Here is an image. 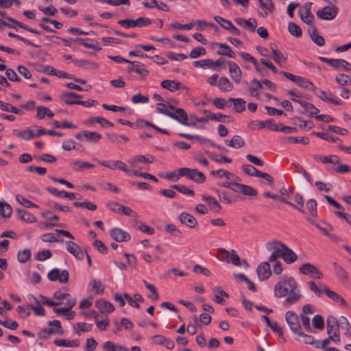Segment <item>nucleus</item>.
I'll return each mask as SVG.
<instances>
[{
    "mask_svg": "<svg viewBox=\"0 0 351 351\" xmlns=\"http://www.w3.org/2000/svg\"><path fill=\"white\" fill-rule=\"evenodd\" d=\"M289 291L290 294L283 302V305L287 306L298 301L301 298L300 291L298 289V284L293 277L284 276L275 285L274 295L276 298H283L286 296Z\"/></svg>",
    "mask_w": 351,
    "mask_h": 351,
    "instance_id": "obj_1",
    "label": "nucleus"
},
{
    "mask_svg": "<svg viewBox=\"0 0 351 351\" xmlns=\"http://www.w3.org/2000/svg\"><path fill=\"white\" fill-rule=\"evenodd\" d=\"M178 174L175 181H177L180 177H186L197 184H202L206 181V176L196 169H190L187 167L180 168L178 170Z\"/></svg>",
    "mask_w": 351,
    "mask_h": 351,
    "instance_id": "obj_2",
    "label": "nucleus"
},
{
    "mask_svg": "<svg viewBox=\"0 0 351 351\" xmlns=\"http://www.w3.org/2000/svg\"><path fill=\"white\" fill-rule=\"evenodd\" d=\"M151 23V19L144 16L139 17L136 19H126L118 21V24L126 29L135 27H145L149 25Z\"/></svg>",
    "mask_w": 351,
    "mask_h": 351,
    "instance_id": "obj_3",
    "label": "nucleus"
},
{
    "mask_svg": "<svg viewBox=\"0 0 351 351\" xmlns=\"http://www.w3.org/2000/svg\"><path fill=\"white\" fill-rule=\"evenodd\" d=\"M285 320L291 330L297 334L300 332L302 327L300 323L298 315L293 311H288L285 313Z\"/></svg>",
    "mask_w": 351,
    "mask_h": 351,
    "instance_id": "obj_4",
    "label": "nucleus"
},
{
    "mask_svg": "<svg viewBox=\"0 0 351 351\" xmlns=\"http://www.w3.org/2000/svg\"><path fill=\"white\" fill-rule=\"evenodd\" d=\"M218 252L222 256L221 260L227 263L231 262L236 266H241V258L235 250H232L231 252H229L224 248H219Z\"/></svg>",
    "mask_w": 351,
    "mask_h": 351,
    "instance_id": "obj_5",
    "label": "nucleus"
},
{
    "mask_svg": "<svg viewBox=\"0 0 351 351\" xmlns=\"http://www.w3.org/2000/svg\"><path fill=\"white\" fill-rule=\"evenodd\" d=\"M338 13V8L333 6H325L316 12L317 17L321 20L331 21L334 19Z\"/></svg>",
    "mask_w": 351,
    "mask_h": 351,
    "instance_id": "obj_6",
    "label": "nucleus"
},
{
    "mask_svg": "<svg viewBox=\"0 0 351 351\" xmlns=\"http://www.w3.org/2000/svg\"><path fill=\"white\" fill-rule=\"evenodd\" d=\"M47 278L51 281L59 280L61 283H66L69 279V273L63 270L61 273L59 269L54 268L47 274Z\"/></svg>",
    "mask_w": 351,
    "mask_h": 351,
    "instance_id": "obj_7",
    "label": "nucleus"
},
{
    "mask_svg": "<svg viewBox=\"0 0 351 351\" xmlns=\"http://www.w3.org/2000/svg\"><path fill=\"white\" fill-rule=\"evenodd\" d=\"M169 117L187 126H195L196 125L195 122H188V114L182 108H177L175 113L172 112L169 114Z\"/></svg>",
    "mask_w": 351,
    "mask_h": 351,
    "instance_id": "obj_8",
    "label": "nucleus"
},
{
    "mask_svg": "<svg viewBox=\"0 0 351 351\" xmlns=\"http://www.w3.org/2000/svg\"><path fill=\"white\" fill-rule=\"evenodd\" d=\"M110 237L117 242H125L130 240V234L119 228H114L110 231Z\"/></svg>",
    "mask_w": 351,
    "mask_h": 351,
    "instance_id": "obj_9",
    "label": "nucleus"
},
{
    "mask_svg": "<svg viewBox=\"0 0 351 351\" xmlns=\"http://www.w3.org/2000/svg\"><path fill=\"white\" fill-rule=\"evenodd\" d=\"M215 21L218 23L223 29L228 30L232 34L239 36L241 34V31L237 29L231 21L223 19L219 16H214Z\"/></svg>",
    "mask_w": 351,
    "mask_h": 351,
    "instance_id": "obj_10",
    "label": "nucleus"
},
{
    "mask_svg": "<svg viewBox=\"0 0 351 351\" xmlns=\"http://www.w3.org/2000/svg\"><path fill=\"white\" fill-rule=\"evenodd\" d=\"M66 250L76 259L82 261L84 258V254L78 244L73 241H68L66 242Z\"/></svg>",
    "mask_w": 351,
    "mask_h": 351,
    "instance_id": "obj_11",
    "label": "nucleus"
},
{
    "mask_svg": "<svg viewBox=\"0 0 351 351\" xmlns=\"http://www.w3.org/2000/svg\"><path fill=\"white\" fill-rule=\"evenodd\" d=\"M228 70L232 80L237 84L241 81L242 71L238 64L234 62L228 61Z\"/></svg>",
    "mask_w": 351,
    "mask_h": 351,
    "instance_id": "obj_12",
    "label": "nucleus"
},
{
    "mask_svg": "<svg viewBox=\"0 0 351 351\" xmlns=\"http://www.w3.org/2000/svg\"><path fill=\"white\" fill-rule=\"evenodd\" d=\"M108 207L113 212L121 213L127 216L136 215V213H134L130 207L120 205L117 202H110L108 204Z\"/></svg>",
    "mask_w": 351,
    "mask_h": 351,
    "instance_id": "obj_13",
    "label": "nucleus"
},
{
    "mask_svg": "<svg viewBox=\"0 0 351 351\" xmlns=\"http://www.w3.org/2000/svg\"><path fill=\"white\" fill-rule=\"evenodd\" d=\"M256 273L258 278L261 280L268 279L271 275V271L269 262H263L261 263L256 269Z\"/></svg>",
    "mask_w": 351,
    "mask_h": 351,
    "instance_id": "obj_14",
    "label": "nucleus"
},
{
    "mask_svg": "<svg viewBox=\"0 0 351 351\" xmlns=\"http://www.w3.org/2000/svg\"><path fill=\"white\" fill-rule=\"evenodd\" d=\"M326 330L328 335H334L339 332V322L334 315H330L326 319Z\"/></svg>",
    "mask_w": 351,
    "mask_h": 351,
    "instance_id": "obj_15",
    "label": "nucleus"
},
{
    "mask_svg": "<svg viewBox=\"0 0 351 351\" xmlns=\"http://www.w3.org/2000/svg\"><path fill=\"white\" fill-rule=\"evenodd\" d=\"M179 219L182 224L188 226L190 228H194L197 226V221L196 219L192 215H190L187 213H182L180 215Z\"/></svg>",
    "mask_w": 351,
    "mask_h": 351,
    "instance_id": "obj_16",
    "label": "nucleus"
},
{
    "mask_svg": "<svg viewBox=\"0 0 351 351\" xmlns=\"http://www.w3.org/2000/svg\"><path fill=\"white\" fill-rule=\"evenodd\" d=\"M322 287L324 289V292L329 298L339 303L340 305L344 306H347L346 301L340 295L330 290L326 285H322Z\"/></svg>",
    "mask_w": 351,
    "mask_h": 351,
    "instance_id": "obj_17",
    "label": "nucleus"
},
{
    "mask_svg": "<svg viewBox=\"0 0 351 351\" xmlns=\"http://www.w3.org/2000/svg\"><path fill=\"white\" fill-rule=\"evenodd\" d=\"M160 85L163 88H165L171 92H174L180 88H183V89L186 88V87L184 86L182 83L175 81V80H163L161 82Z\"/></svg>",
    "mask_w": 351,
    "mask_h": 351,
    "instance_id": "obj_18",
    "label": "nucleus"
},
{
    "mask_svg": "<svg viewBox=\"0 0 351 351\" xmlns=\"http://www.w3.org/2000/svg\"><path fill=\"white\" fill-rule=\"evenodd\" d=\"M308 32L312 40L318 46L322 47L325 44V39L317 34V29L315 25H311Z\"/></svg>",
    "mask_w": 351,
    "mask_h": 351,
    "instance_id": "obj_19",
    "label": "nucleus"
},
{
    "mask_svg": "<svg viewBox=\"0 0 351 351\" xmlns=\"http://www.w3.org/2000/svg\"><path fill=\"white\" fill-rule=\"evenodd\" d=\"M95 306L101 313H112L114 311L113 304L105 300H97L95 303Z\"/></svg>",
    "mask_w": 351,
    "mask_h": 351,
    "instance_id": "obj_20",
    "label": "nucleus"
},
{
    "mask_svg": "<svg viewBox=\"0 0 351 351\" xmlns=\"http://www.w3.org/2000/svg\"><path fill=\"white\" fill-rule=\"evenodd\" d=\"M16 213L18 219L21 221L28 223H34L36 221V218L32 214L25 210L17 208Z\"/></svg>",
    "mask_w": 351,
    "mask_h": 351,
    "instance_id": "obj_21",
    "label": "nucleus"
},
{
    "mask_svg": "<svg viewBox=\"0 0 351 351\" xmlns=\"http://www.w3.org/2000/svg\"><path fill=\"white\" fill-rule=\"evenodd\" d=\"M306 219L312 225L317 227L326 236H327L330 233V231H332L333 230V227L330 223H328L326 221H321L324 225V227H322L319 223H317L314 219H313L311 217H306Z\"/></svg>",
    "mask_w": 351,
    "mask_h": 351,
    "instance_id": "obj_22",
    "label": "nucleus"
},
{
    "mask_svg": "<svg viewBox=\"0 0 351 351\" xmlns=\"http://www.w3.org/2000/svg\"><path fill=\"white\" fill-rule=\"evenodd\" d=\"M202 199L206 201L210 208L215 213H219L221 210V206L219 202L212 196L203 195Z\"/></svg>",
    "mask_w": 351,
    "mask_h": 351,
    "instance_id": "obj_23",
    "label": "nucleus"
},
{
    "mask_svg": "<svg viewBox=\"0 0 351 351\" xmlns=\"http://www.w3.org/2000/svg\"><path fill=\"white\" fill-rule=\"evenodd\" d=\"M12 134L26 141L31 140L35 136V134L29 128H27L24 131L14 130L12 131Z\"/></svg>",
    "mask_w": 351,
    "mask_h": 351,
    "instance_id": "obj_24",
    "label": "nucleus"
},
{
    "mask_svg": "<svg viewBox=\"0 0 351 351\" xmlns=\"http://www.w3.org/2000/svg\"><path fill=\"white\" fill-rule=\"evenodd\" d=\"M71 167L76 171H83L85 169H93L95 165L92 163L82 160H75L70 164Z\"/></svg>",
    "mask_w": 351,
    "mask_h": 351,
    "instance_id": "obj_25",
    "label": "nucleus"
},
{
    "mask_svg": "<svg viewBox=\"0 0 351 351\" xmlns=\"http://www.w3.org/2000/svg\"><path fill=\"white\" fill-rule=\"evenodd\" d=\"M225 143L229 147L240 148L245 145V141L239 135H234L231 140H225Z\"/></svg>",
    "mask_w": 351,
    "mask_h": 351,
    "instance_id": "obj_26",
    "label": "nucleus"
},
{
    "mask_svg": "<svg viewBox=\"0 0 351 351\" xmlns=\"http://www.w3.org/2000/svg\"><path fill=\"white\" fill-rule=\"evenodd\" d=\"M213 45L219 46L221 49H224L223 51H218L217 53L220 56H228V58H234L235 53L232 50L231 47L227 44L214 43Z\"/></svg>",
    "mask_w": 351,
    "mask_h": 351,
    "instance_id": "obj_27",
    "label": "nucleus"
},
{
    "mask_svg": "<svg viewBox=\"0 0 351 351\" xmlns=\"http://www.w3.org/2000/svg\"><path fill=\"white\" fill-rule=\"evenodd\" d=\"M283 250H284L283 260L287 264H291L297 261L298 256L291 249H290L288 246L286 245V247H285Z\"/></svg>",
    "mask_w": 351,
    "mask_h": 351,
    "instance_id": "obj_28",
    "label": "nucleus"
},
{
    "mask_svg": "<svg viewBox=\"0 0 351 351\" xmlns=\"http://www.w3.org/2000/svg\"><path fill=\"white\" fill-rule=\"evenodd\" d=\"M83 136L86 138V141L90 143H97L101 139V135L97 132L84 130Z\"/></svg>",
    "mask_w": 351,
    "mask_h": 351,
    "instance_id": "obj_29",
    "label": "nucleus"
},
{
    "mask_svg": "<svg viewBox=\"0 0 351 351\" xmlns=\"http://www.w3.org/2000/svg\"><path fill=\"white\" fill-rule=\"evenodd\" d=\"M228 102L234 103V110L238 113L245 110V101L241 98H229Z\"/></svg>",
    "mask_w": 351,
    "mask_h": 351,
    "instance_id": "obj_30",
    "label": "nucleus"
},
{
    "mask_svg": "<svg viewBox=\"0 0 351 351\" xmlns=\"http://www.w3.org/2000/svg\"><path fill=\"white\" fill-rule=\"evenodd\" d=\"M73 62L78 66L84 68V69H98V64L93 62H90L86 60L81 59H74Z\"/></svg>",
    "mask_w": 351,
    "mask_h": 351,
    "instance_id": "obj_31",
    "label": "nucleus"
},
{
    "mask_svg": "<svg viewBox=\"0 0 351 351\" xmlns=\"http://www.w3.org/2000/svg\"><path fill=\"white\" fill-rule=\"evenodd\" d=\"M29 299L32 300L34 303L37 304V306L29 305V308L33 310L36 315L44 316L45 315V310L43 306L40 305V301L34 295H30Z\"/></svg>",
    "mask_w": 351,
    "mask_h": 351,
    "instance_id": "obj_32",
    "label": "nucleus"
},
{
    "mask_svg": "<svg viewBox=\"0 0 351 351\" xmlns=\"http://www.w3.org/2000/svg\"><path fill=\"white\" fill-rule=\"evenodd\" d=\"M218 86L221 90L224 92L231 91L234 88L233 84L226 77H221L219 78Z\"/></svg>",
    "mask_w": 351,
    "mask_h": 351,
    "instance_id": "obj_33",
    "label": "nucleus"
},
{
    "mask_svg": "<svg viewBox=\"0 0 351 351\" xmlns=\"http://www.w3.org/2000/svg\"><path fill=\"white\" fill-rule=\"evenodd\" d=\"M291 100L293 101H295L299 103L304 109V111L299 110V113L304 114H310L311 112H313V110L315 108V106L311 103H308L306 101L304 100H298L296 99L292 98Z\"/></svg>",
    "mask_w": 351,
    "mask_h": 351,
    "instance_id": "obj_34",
    "label": "nucleus"
},
{
    "mask_svg": "<svg viewBox=\"0 0 351 351\" xmlns=\"http://www.w3.org/2000/svg\"><path fill=\"white\" fill-rule=\"evenodd\" d=\"M332 266L336 275L341 280H347L348 279L347 271L340 265L334 262Z\"/></svg>",
    "mask_w": 351,
    "mask_h": 351,
    "instance_id": "obj_35",
    "label": "nucleus"
},
{
    "mask_svg": "<svg viewBox=\"0 0 351 351\" xmlns=\"http://www.w3.org/2000/svg\"><path fill=\"white\" fill-rule=\"evenodd\" d=\"M12 214V206L5 202H0V216L9 218Z\"/></svg>",
    "mask_w": 351,
    "mask_h": 351,
    "instance_id": "obj_36",
    "label": "nucleus"
},
{
    "mask_svg": "<svg viewBox=\"0 0 351 351\" xmlns=\"http://www.w3.org/2000/svg\"><path fill=\"white\" fill-rule=\"evenodd\" d=\"M296 84L300 87L308 90H314L315 89V86L311 81L301 76L299 77L298 82H296Z\"/></svg>",
    "mask_w": 351,
    "mask_h": 351,
    "instance_id": "obj_37",
    "label": "nucleus"
},
{
    "mask_svg": "<svg viewBox=\"0 0 351 351\" xmlns=\"http://www.w3.org/2000/svg\"><path fill=\"white\" fill-rule=\"evenodd\" d=\"M0 109L3 111L10 112L17 114H21L23 113V110L20 108L13 106L10 104L3 101H0Z\"/></svg>",
    "mask_w": 351,
    "mask_h": 351,
    "instance_id": "obj_38",
    "label": "nucleus"
},
{
    "mask_svg": "<svg viewBox=\"0 0 351 351\" xmlns=\"http://www.w3.org/2000/svg\"><path fill=\"white\" fill-rule=\"evenodd\" d=\"M288 31L292 36L296 38H300L302 35L301 27L294 22H289L288 23Z\"/></svg>",
    "mask_w": 351,
    "mask_h": 351,
    "instance_id": "obj_39",
    "label": "nucleus"
},
{
    "mask_svg": "<svg viewBox=\"0 0 351 351\" xmlns=\"http://www.w3.org/2000/svg\"><path fill=\"white\" fill-rule=\"evenodd\" d=\"M93 327V324H87L85 322H78L74 326L75 332L77 335H81V332H85L90 331Z\"/></svg>",
    "mask_w": 351,
    "mask_h": 351,
    "instance_id": "obj_40",
    "label": "nucleus"
},
{
    "mask_svg": "<svg viewBox=\"0 0 351 351\" xmlns=\"http://www.w3.org/2000/svg\"><path fill=\"white\" fill-rule=\"evenodd\" d=\"M262 84L263 83L261 82V81H259L256 79H254L250 82V86L248 87V89L250 91L251 95L254 97H258V93L257 92V90L263 88Z\"/></svg>",
    "mask_w": 351,
    "mask_h": 351,
    "instance_id": "obj_41",
    "label": "nucleus"
},
{
    "mask_svg": "<svg viewBox=\"0 0 351 351\" xmlns=\"http://www.w3.org/2000/svg\"><path fill=\"white\" fill-rule=\"evenodd\" d=\"M306 208L312 217H317V203L315 199H310L306 202Z\"/></svg>",
    "mask_w": 351,
    "mask_h": 351,
    "instance_id": "obj_42",
    "label": "nucleus"
},
{
    "mask_svg": "<svg viewBox=\"0 0 351 351\" xmlns=\"http://www.w3.org/2000/svg\"><path fill=\"white\" fill-rule=\"evenodd\" d=\"M272 53L274 61L279 65L285 63L287 60V56L282 54L277 49H272Z\"/></svg>",
    "mask_w": 351,
    "mask_h": 351,
    "instance_id": "obj_43",
    "label": "nucleus"
},
{
    "mask_svg": "<svg viewBox=\"0 0 351 351\" xmlns=\"http://www.w3.org/2000/svg\"><path fill=\"white\" fill-rule=\"evenodd\" d=\"M53 343L58 346L65 347H77L80 345L78 340L69 341L66 339H56Z\"/></svg>",
    "mask_w": 351,
    "mask_h": 351,
    "instance_id": "obj_44",
    "label": "nucleus"
},
{
    "mask_svg": "<svg viewBox=\"0 0 351 351\" xmlns=\"http://www.w3.org/2000/svg\"><path fill=\"white\" fill-rule=\"evenodd\" d=\"M143 283L145 287L151 292V295H149V298L154 302L158 301L159 300V295L156 287L146 280H143Z\"/></svg>",
    "mask_w": 351,
    "mask_h": 351,
    "instance_id": "obj_45",
    "label": "nucleus"
},
{
    "mask_svg": "<svg viewBox=\"0 0 351 351\" xmlns=\"http://www.w3.org/2000/svg\"><path fill=\"white\" fill-rule=\"evenodd\" d=\"M171 188L172 189H175V190L179 191L180 193H181L184 195H188V196L193 197L195 195L194 191L190 189H188L184 185L174 184V185L171 186Z\"/></svg>",
    "mask_w": 351,
    "mask_h": 351,
    "instance_id": "obj_46",
    "label": "nucleus"
},
{
    "mask_svg": "<svg viewBox=\"0 0 351 351\" xmlns=\"http://www.w3.org/2000/svg\"><path fill=\"white\" fill-rule=\"evenodd\" d=\"M332 96H333L332 93H329V97H328L326 91L322 90H319V95H318V97L324 101L330 102L335 105H340V101L339 100L334 99Z\"/></svg>",
    "mask_w": 351,
    "mask_h": 351,
    "instance_id": "obj_47",
    "label": "nucleus"
},
{
    "mask_svg": "<svg viewBox=\"0 0 351 351\" xmlns=\"http://www.w3.org/2000/svg\"><path fill=\"white\" fill-rule=\"evenodd\" d=\"M73 204L76 208L81 207V208H86V209H88L91 211L95 210L97 208V205L95 204H94L91 202H89V201H85V202H73Z\"/></svg>",
    "mask_w": 351,
    "mask_h": 351,
    "instance_id": "obj_48",
    "label": "nucleus"
},
{
    "mask_svg": "<svg viewBox=\"0 0 351 351\" xmlns=\"http://www.w3.org/2000/svg\"><path fill=\"white\" fill-rule=\"evenodd\" d=\"M204 114H208V118L212 121H217L220 122H225V118L227 117L221 113H212L208 110H204Z\"/></svg>",
    "mask_w": 351,
    "mask_h": 351,
    "instance_id": "obj_49",
    "label": "nucleus"
},
{
    "mask_svg": "<svg viewBox=\"0 0 351 351\" xmlns=\"http://www.w3.org/2000/svg\"><path fill=\"white\" fill-rule=\"evenodd\" d=\"M32 252L29 249H25L23 250H20L17 254L18 261L21 263H26L31 257Z\"/></svg>",
    "mask_w": 351,
    "mask_h": 351,
    "instance_id": "obj_50",
    "label": "nucleus"
},
{
    "mask_svg": "<svg viewBox=\"0 0 351 351\" xmlns=\"http://www.w3.org/2000/svg\"><path fill=\"white\" fill-rule=\"evenodd\" d=\"M82 96L73 92H66L62 94V99L64 102L67 105H74L75 104H69L68 101H74L75 99L72 100L71 99H80Z\"/></svg>",
    "mask_w": 351,
    "mask_h": 351,
    "instance_id": "obj_51",
    "label": "nucleus"
},
{
    "mask_svg": "<svg viewBox=\"0 0 351 351\" xmlns=\"http://www.w3.org/2000/svg\"><path fill=\"white\" fill-rule=\"evenodd\" d=\"M309 289L318 297H320L322 293L324 292V289L322 285H325L323 283H319L318 285L315 284L314 281H309L308 282Z\"/></svg>",
    "mask_w": 351,
    "mask_h": 351,
    "instance_id": "obj_52",
    "label": "nucleus"
},
{
    "mask_svg": "<svg viewBox=\"0 0 351 351\" xmlns=\"http://www.w3.org/2000/svg\"><path fill=\"white\" fill-rule=\"evenodd\" d=\"M313 328L317 330H323L324 328V321L322 315H316L312 320Z\"/></svg>",
    "mask_w": 351,
    "mask_h": 351,
    "instance_id": "obj_53",
    "label": "nucleus"
},
{
    "mask_svg": "<svg viewBox=\"0 0 351 351\" xmlns=\"http://www.w3.org/2000/svg\"><path fill=\"white\" fill-rule=\"evenodd\" d=\"M242 170L247 174L251 176L258 177L259 170L256 169L254 166L248 164L243 165L241 167Z\"/></svg>",
    "mask_w": 351,
    "mask_h": 351,
    "instance_id": "obj_54",
    "label": "nucleus"
},
{
    "mask_svg": "<svg viewBox=\"0 0 351 351\" xmlns=\"http://www.w3.org/2000/svg\"><path fill=\"white\" fill-rule=\"evenodd\" d=\"M36 69L38 72L47 73L51 75H56V69L53 68L51 66H44L43 64H37L36 66Z\"/></svg>",
    "mask_w": 351,
    "mask_h": 351,
    "instance_id": "obj_55",
    "label": "nucleus"
},
{
    "mask_svg": "<svg viewBox=\"0 0 351 351\" xmlns=\"http://www.w3.org/2000/svg\"><path fill=\"white\" fill-rule=\"evenodd\" d=\"M90 284L92 285L93 290H94L97 294H104L105 287L101 281L93 279L90 281Z\"/></svg>",
    "mask_w": 351,
    "mask_h": 351,
    "instance_id": "obj_56",
    "label": "nucleus"
},
{
    "mask_svg": "<svg viewBox=\"0 0 351 351\" xmlns=\"http://www.w3.org/2000/svg\"><path fill=\"white\" fill-rule=\"evenodd\" d=\"M285 141L290 143H301L303 145H307L309 143V139L307 137H301L300 138L295 136H288L285 138Z\"/></svg>",
    "mask_w": 351,
    "mask_h": 351,
    "instance_id": "obj_57",
    "label": "nucleus"
},
{
    "mask_svg": "<svg viewBox=\"0 0 351 351\" xmlns=\"http://www.w3.org/2000/svg\"><path fill=\"white\" fill-rule=\"evenodd\" d=\"M16 199L23 206L26 208H37L38 206L33 203L32 202L29 201V199H26L25 197H23L21 195H16Z\"/></svg>",
    "mask_w": 351,
    "mask_h": 351,
    "instance_id": "obj_58",
    "label": "nucleus"
},
{
    "mask_svg": "<svg viewBox=\"0 0 351 351\" xmlns=\"http://www.w3.org/2000/svg\"><path fill=\"white\" fill-rule=\"evenodd\" d=\"M165 230L175 237H180L182 236L181 231H180V230L177 228L174 224L172 223L167 224L165 226Z\"/></svg>",
    "mask_w": 351,
    "mask_h": 351,
    "instance_id": "obj_59",
    "label": "nucleus"
},
{
    "mask_svg": "<svg viewBox=\"0 0 351 351\" xmlns=\"http://www.w3.org/2000/svg\"><path fill=\"white\" fill-rule=\"evenodd\" d=\"M286 247V245L280 241H273L271 242H269L267 244V249L268 250H276L278 249H284Z\"/></svg>",
    "mask_w": 351,
    "mask_h": 351,
    "instance_id": "obj_60",
    "label": "nucleus"
},
{
    "mask_svg": "<svg viewBox=\"0 0 351 351\" xmlns=\"http://www.w3.org/2000/svg\"><path fill=\"white\" fill-rule=\"evenodd\" d=\"M279 193L281 195L280 202H284L289 206H294V204L287 200V199L289 198V193L285 187H281L279 189Z\"/></svg>",
    "mask_w": 351,
    "mask_h": 351,
    "instance_id": "obj_61",
    "label": "nucleus"
},
{
    "mask_svg": "<svg viewBox=\"0 0 351 351\" xmlns=\"http://www.w3.org/2000/svg\"><path fill=\"white\" fill-rule=\"evenodd\" d=\"M336 81L341 86L350 85L351 79L350 76L346 74H340L336 77Z\"/></svg>",
    "mask_w": 351,
    "mask_h": 351,
    "instance_id": "obj_62",
    "label": "nucleus"
},
{
    "mask_svg": "<svg viewBox=\"0 0 351 351\" xmlns=\"http://www.w3.org/2000/svg\"><path fill=\"white\" fill-rule=\"evenodd\" d=\"M52 256V253L49 250H44L39 251L36 254V258L40 261H44L45 260L49 258Z\"/></svg>",
    "mask_w": 351,
    "mask_h": 351,
    "instance_id": "obj_63",
    "label": "nucleus"
},
{
    "mask_svg": "<svg viewBox=\"0 0 351 351\" xmlns=\"http://www.w3.org/2000/svg\"><path fill=\"white\" fill-rule=\"evenodd\" d=\"M315 266L311 263H304L299 268L301 274L304 275L311 274Z\"/></svg>",
    "mask_w": 351,
    "mask_h": 351,
    "instance_id": "obj_64",
    "label": "nucleus"
}]
</instances>
